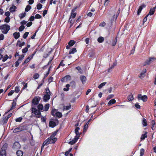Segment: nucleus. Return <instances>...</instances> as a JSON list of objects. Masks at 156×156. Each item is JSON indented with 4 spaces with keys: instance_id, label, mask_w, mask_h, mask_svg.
<instances>
[{
    "instance_id": "1",
    "label": "nucleus",
    "mask_w": 156,
    "mask_h": 156,
    "mask_svg": "<svg viewBox=\"0 0 156 156\" xmlns=\"http://www.w3.org/2000/svg\"><path fill=\"white\" fill-rule=\"evenodd\" d=\"M57 139L56 138H53V137L50 136L48 139L46 140L43 143V144L41 147V151L44 148V146L47 145L48 144H51L55 143L57 140Z\"/></svg>"
},
{
    "instance_id": "11",
    "label": "nucleus",
    "mask_w": 156,
    "mask_h": 156,
    "mask_svg": "<svg viewBox=\"0 0 156 156\" xmlns=\"http://www.w3.org/2000/svg\"><path fill=\"white\" fill-rule=\"evenodd\" d=\"M120 12V9H119L118 12H117L116 16H115V15L114 16L113 18L111 19V22H113L114 21H115L116 20L117 16L119 15V13Z\"/></svg>"
},
{
    "instance_id": "39",
    "label": "nucleus",
    "mask_w": 156,
    "mask_h": 156,
    "mask_svg": "<svg viewBox=\"0 0 156 156\" xmlns=\"http://www.w3.org/2000/svg\"><path fill=\"white\" fill-rule=\"evenodd\" d=\"M9 58V57L7 55H6L5 56L2 58V61L3 62H5L8 58Z\"/></svg>"
},
{
    "instance_id": "26",
    "label": "nucleus",
    "mask_w": 156,
    "mask_h": 156,
    "mask_svg": "<svg viewBox=\"0 0 156 156\" xmlns=\"http://www.w3.org/2000/svg\"><path fill=\"white\" fill-rule=\"evenodd\" d=\"M71 108V106L70 105L68 106H65L63 107L64 110H68L70 109Z\"/></svg>"
},
{
    "instance_id": "37",
    "label": "nucleus",
    "mask_w": 156,
    "mask_h": 156,
    "mask_svg": "<svg viewBox=\"0 0 156 156\" xmlns=\"http://www.w3.org/2000/svg\"><path fill=\"white\" fill-rule=\"evenodd\" d=\"M31 8V6L29 5H27L25 9L26 12H28Z\"/></svg>"
},
{
    "instance_id": "48",
    "label": "nucleus",
    "mask_w": 156,
    "mask_h": 156,
    "mask_svg": "<svg viewBox=\"0 0 156 156\" xmlns=\"http://www.w3.org/2000/svg\"><path fill=\"white\" fill-rule=\"evenodd\" d=\"M24 26L22 25L19 27V30L20 31H21L24 29Z\"/></svg>"
},
{
    "instance_id": "62",
    "label": "nucleus",
    "mask_w": 156,
    "mask_h": 156,
    "mask_svg": "<svg viewBox=\"0 0 156 156\" xmlns=\"http://www.w3.org/2000/svg\"><path fill=\"white\" fill-rule=\"evenodd\" d=\"M10 20V19L9 17H6L5 20V21L6 22H9Z\"/></svg>"
},
{
    "instance_id": "5",
    "label": "nucleus",
    "mask_w": 156,
    "mask_h": 156,
    "mask_svg": "<svg viewBox=\"0 0 156 156\" xmlns=\"http://www.w3.org/2000/svg\"><path fill=\"white\" fill-rule=\"evenodd\" d=\"M7 145L6 144L3 145L0 151L1 156H6V150L7 148Z\"/></svg>"
},
{
    "instance_id": "12",
    "label": "nucleus",
    "mask_w": 156,
    "mask_h": 156,
    "mask_svg": "<svg viewBox=\"0 0 156 156\" xmlns=\"http://www.w3.org/2000/svg\"><path fill=\"white\" fill-rule=\"evenodd\" d=\"M155 9L156 7L151 8L149 13L147 15H148V16L153 15L154 13Z\"/></svg>"
},
{
    "instance_id": "10",
    "label": "nucleus",
    "mask_w": 156,
    "mask_h": 156,
    "mask_svg": "<svg viewBox=\"0 0 156 156\" xmlns=\"http://www.w3.org/2000/svg\"><path fill=\"white\" fill-rule=\"evenodd\" d=\"M35 52H34L33 55L28 57L24 61V63H27L33 58L34 55H35Z\"/></svg>"
},
{
    "instance_id": "8",
    "label": "nucleus",
    "mask_w": 156,
    "mask_h": 156,
    "mask_svg": "<svg viewBox=\"0 0 156 156\" xmlns=\"http://www.w3.org/2000/svg\"><path fill=\"white\" fill-rule=\"evenodd\" d=\"M80 78L83 84H84L86 83L87 79L85 76L81 75L80 76Z\"/></svg>"
},
{
    "instance_id": "21",
    "label": "nucleus",
    "mask_w": 156,
    "mask_h": 156,
    "mask_svg": "<svg viewBox=\"0 0 156 156\" xmlns=\"http://www.w3.org/2000/svg\"><path fill=\"white\" fill-rule=\"evenodd\" d=\"M116 101L115 99H112L110 100L109 101L108 105H111L112 104H114L115 103Z\"/></svg>"
},
{
    "instance_id": "33",
    "label": "nucleus",
    "mask_w": 156,
    "mask_h": 156,
    "mask_svg": "<svg viewBox=\"0 0 156 156\" xmlns=\"http://www.w3.org/2000/svg\"><path fill=\"white\" fill-rule=\"evenodd\" d=\"M104 38L102 37H100L98 39V41L100 43H101L104 41Z\"/></svg>"
},
{
    "instance_id": "38",
    "label": "nucleus",
    "mask_w": 156,
    "mask_h": 156,
    "mask_svg": "<svg viewBox=\"0 0 156 156\" xmlns=\"http://www.w3.org/2000/svg\"><path fill=\"white\" fill-rule=\"evenodd\" d=\"M17 44H19V47H21L24 45L25 42H21L20 41H18Z\"/></svg>"
},
{
    "instance_id": "15",
    "label": "nucleus",
    "mask_w": 156,
    "mask_h": 156,
    "mask_svg": "<svg viewBox=\"0 0 156 156\" xmlns=\"http://www.w3.org/2000/svg\"><path fill=\"white\" fill-rule=\"evenodd\" d=\"M37 108L38 110L40 111H41V112L44 111V107L42 104H39L37 106Z\"/></svg>"
},
{
    "instance_id": "34",
    "label": "nucleus",
    "mask_w": 156,
    "mask_h": 156,
    "mask_svg": "<svg viewBox=\"0 0 156 156\" xmlns=\"http://www.w3.org/2000/svg\"><path fill=\"white\" fill-rule=\"evenodd\" d=\"M106 83V82H103L101 83L98 86V88H101L103 86H104Z\"/></svg>"
},
{
    "instance_id": "45",
    "label": "nucleus",
    "mask_w": 156,
    "mask_h": 156,
    "mask_svg": "<svg viewBox=\"0 0 156 156\" xmlns=\"http://www.w3.org/2000/svg\"><path fill=\"white\" fill-rule=\"evenodd\" d=\"M110 0H105L104 3V5L105 6H107L109 4Z\"/></svg>"
},
{
    "instance_id": "2",
    "label": "nucleus",
    "mask_w": 156,
    "mask_h": 156,
    "mask_svg": "<svg viewBox=\"0 0 156 156\" xmlns=\"http://www.w3.org/2000/svg\"><path fill=\"white\" fill-rule=\"evenodd\" d=\"M80 130V128L79 127H77L75 129V133L76 135L75 136L73 140L69 142V144L71 145H73L78 140L80 136V133L79 132Z\"/></svg>"
},
{
    "instance_id": "27",
    "label": "nucleus",
    "mask_w": 156,
    "mask_h": 156,
    "mask_svg": "<svg viewBox=\"0 0 156 156\" xmlns=\"http://www.w3.org/2000/svg\"><path fill=\"white\" fill-rule=\"evenodd\" d=\"M62 114L61 112H57L56 113L55 116L57 117L60 118L62 117Z\"/></svg>"
},
{
    "instance_id": "16",
    "label": "nucleus",
    "mask_w": 156,
    "mask_h": 156,
    "mask_svg": "<svg viewBox=\"0 0 156 156\" xmlns=\"http://www.w3.org/2000/svg\"><path fill=\"white\" fill-rule=\"evenodd\" d=\"M20 36L19 33L15 32L13 34L14 37L16 39H17Z\"/></svg>"
},
{
    "instance_id": "7",
    "label": "nucleus",
    "mask_w": 156,
    "mask_h": 156,
    "mask_svg": "<svg viewBox=\"0 0 156 156\" xmlns=\"http://www.w3.org/2000/svg\"><path fill=\"white\" fill-rule=\"evenodd\" d=\"M138 98L139 100H142L144 101H146L147 99V96L144 95L142 96L141 94L138 95Z\"/></svg>"
},
{
    "instance_id": "17",
    "label": "nucleus",
    "mask_w": 156,
    "mask_h": 156,
    "mask_svg": "<svg viewBox=\"0 0 156 156\" xmlns=\"http://www.w3.org/2000/svg\"><path fill=\"white\" fill-rule=\"evenodd\" d=\"M156 59V58L154 57H151L149 59L147 60V61L148 62H147L148 64H149L150 63L152 62L153 61H154Z\"/></svg>"
},
{
    "instance_id": "47",
    "label": "nucleus",
    "mask_w": 156,
    "mask_h": 156,
    "mask_svg": "<svg viewBox=\"0 0 156 156\" xmlns=\"http://www.w3.org/2000/svg\"><path fill=\"white\" fill-rule=\"evenodd\" d=\"M24 55H20L18 60L21 62L22 60L24 58Z\"/></svg>"
},
{
    "instance_id": "29",
    "label": "nucleus",
    "mask_w": 156,
    "mask_h": 156,
    "mask_svg": "<svg viewBox=\"0 0 156 156\" xmlns=\"http://www.w3.org/2000/svg\"><path fill=\"white\" fill-rule=\"evenodd\" d=\"M143 7V5L140 6L139 7V9H138L137 11V14L139 15L140 13L141 12V10H142Z\"/></svg>"
},
{
    "instance_id": "53",
    "label": "nucleus",
    "mask_w": 156,
    "mask_h": 156,
    "mask_svg": "<svg viewBox=\"0 0 156 156\" xmlns=\"http://www.w3.org/2000/svg\"><path fill=\"white\" fill-rule=\"evenodd\" d=\"M29 33L28 32H25L23 35V37L24 39H26Z\"/></svg>"
},
{
    "instance_id": "58",
    "label": "nucleus",
    "mask_w": 156,
    "mask_h": 156,
    "mask_svg": "<svg viewBox=\"0 0 156 156\" xmlns=\"http://www.w3.org/2000/svg\"><path fill=\"white\" fill-rule=\"evenodd\" d=\"M41 17V16L38 14H37L35 16V18L36 19H40Z\"/></svg>"
},
{
    "instance_id": "63",
    "label": "nucleus",
    "mask_w": 156,
    "mask_h": 156,
    "mask_svg": "<svg viewBox=\"0 0 156 156\" xmlns=\"http://www.w3.org/2000/svg\"><path fill=\"white\" fill-rule=\"evenodd\" d=\"M37 111V109L34 108H32V112L33 113H34Z\"/></svg>"
},
{
    "instance_id": "36",
    "label": "nucleus",
    "mask_w": 156,
    "mask_h": 156,
    "mask_svg": "<svg viewBox=\"0 0 156 156\" xmlns=\"http://www.w3.org/2000/svg\"><path fill=\"white\" fill-rule=\"evenodd\" d=\"M144 149L143 148L141 149L140 151V156H142L144 154Z\"/></svg>"
},
{
    "instance_id": "40",
    "label": "nucleus",
    "mask_w": 156,
    "mask_h": 156,
    "mask_svg": "<svg viewBox=\"0 0 156 156\" xmlns=\"http://www.w3.org/2000/svg\"><path fill=\"white\" fill-rule=\"evenodd\" d=\"M56 110L55 109L52 110L51 113V114L54 116H55L56 113L57 112Z\"/></svg>"
},
{
    "instance_id": "32",
    "label": "nucleus",
    "mask_w": 156,
    "mask_h": 156,
    "mask_svg": "<svg viewBox=\"0 0 156 156\" xmlns=\"http://www.w3.org/2000/svg\"><path fill=\"white\" fill-rule=\"evenodd\" d=\"M34 114L36 115L37 117L39 118L40 116L41 113L39 111H37L36 112L34 113Z\"/></svg>"
},
{
    "instance_id": "25",
    "label": "nucleus",
    "mask_w": 156,
    "mask_h": 156,
    "mask_svg": "<svg viewBox=\"0 0 156 156\" xmlns=\"http://www.w3.org/2000/svg\"><path fill=\"white\" fill-rule=\"evenodd\" d=\"M133 96L132 94H131L128 96V99L129 101H131L133 100Z\"/></svg>"
},
{
    "instance_id": "28",
    "label": "nucleus",
    "mask_w": 156,
    "mask_h": 156,
    "mask_svg": "<svg viewBox=\"0 0 156 156\" xmlns=\"http://www.w3.org/2000/svg\"><path fill=\"white\" fill-rule=\"evenodd\" d=\"M142 124L144 126H146L147 125V122L145 119H143L142 122Z\"/></svg>"
},
{
    "instance_id": "56",
    "label": "nucleus",
    "mask_w": 156,
    "mask_h": 156,
    "mask_svg": "<svg viewBox=\"0 0 156 156\" xmlns=\"http://www.w3.org/2000/svg\"><path fill=\"white\" fill-rule=\"evenodd\" d=\"M4 38V35L3 34H0V41L2 40Z\"/></svg>"
},
{
    "instance_id": "18",
    "label": "nucleus",
    "mask_w": 156,
    "mask_h": 156,
    "mask_svg": "<svg viewBox=\"0 0 156 156\" xmlns=\"http://www.w3.org/2000/svg\"><path fill=\"white\" fill-rule=\"evenodd\" d=\"M49 126L51 127H53L56 126V123L55 122L51 121L49 122Z\"/></svg>"
},
{
    "instance_id": "60",
    "label": "nucleus",
    "mask_w": 156,
    "mask_h": 156,
    "mask_svg": "<svg viewBox=\"0 0 156 156\" xmlns=\"http://www.w3.org/2000/svg\"><path fill=\"white\" fill-rule=\"evenodd\" d=\"M135 106L136 107V108H138V109H139V108H140V105H139V104H138V103H136L135 104Z\"/></svg>"
},
{
    "instance_id": "23",
    "label": "nucleus",
    "mask_w": 156,
    "mask_h": 156,
    "mask_svg": "<svg viewBox=\"0 0 156 156\" xmlns=\"http://www.w3.org/2000/svg\"><path fill=\"white\" fill-rule=\"evenodd\" d=\"M147 132H146L144 134H142L141 136V139L142 140H144L147 137Z\"/></svg>"
},
{
    "instance_id": "57",
    "label": "nucleus",
    "mask_w": 156,
    "mask_h": 156,
    "mask_svg": "<svg viewBox=\"0 0 156 156\" xmlns=\"http://www.w3.org/2000/svg\"><path fill=\"white\" fill-rule=\"evenodd\" d=\"M148 16V15H147L144 19L143 21V25H144V23L146 22L147 20V18Z\"/></svg>"
},
{
    "instance_id": "42",
    "label": "nucleus",
    "mask_w": 156,
    "mask_h": 156,
    "mask_svg": "<svg viewBox=\"0 0 156 156\" xmlns=\"http://www.w3.org/2000/svg\"><path fill=\"white\" fill-rule=\"evenodd\" d=\"M20 90L19 87H16L15 88L14 91L16 93H18Z\"/></svg>"
},
{
    "instance_id": "51",
    "label": "nucleus",
    "mask_w": 156,
    "mask_h": 156,
    "mask_svg": "<svg viewBox=\"0 0 156 156\" xmlns=\"http://www.w3.org/2000/svg\"><path fill=\"white\" fill-rule=\"evenodd\" d=\"M76 69L78 70V72L79 73H82V71L81 69V68L79 67H76Z\"/></svg>"
},
{
    "instance_id": "19",
    "label": "nucleus",
    "mask_w": 156,
    "mask_h": 156,
    "mask_svg": "<svg viewBox=\"0 0 156 156\" xmlns=\"http://www.w3.org/2000/svg\"><path fill=\"white\" fill-rule=\"evenodd\" d=\"M77 51L76 50V49L75 48H73L72 49H71L69 52V54H74L75 52H76Z\"/></svg>"
},
{
    "instance_id": "46",
    "label": "nucleus",
    "mask_w": 156,
    "mask_h": 156,
    "mask_svg": "<svg viewBox=\"0 0 156 156\" xmlns=\"http://www.w3.org/2000/svg\"><path fill=\"white\" fill-rule=\"evenodd\" d=\"M39 75L38 73H35L34 74V78L35 79H37L39 77Z\"/></svg>"
},
{
    "instance_id": "6",
    "label": "nucleus",
    "mask_w": 156,
    "mask_h": 156,
    "mask_svg": "<svg viewBox=\"0 0 156 156\" xmlns=\"http://www.w3.org/2000/svg\"><path fill=\"white\" fill-rule=\"evenodd\" d=\"M40 99V97H35L33 100L32 103L34 105H37Z\"/></svg>"
},
{
    "instance_id": "13",
    "label": "nucleus",
    "mask_w": 156,
    "mask_h": 156,
    "mask_svg": "<svg viewBox=\"0 0 156 156\" xmlns=\"http://www.w3.org/2000/svg\"><path fill=\"white\" fill-rule=\"evenodd\" d=\"M20 147L19 143L18 142H15L13 146V148L15 149H17Z\"/></svg>"
},
{
    "instance_id": "50",
    "label": "nucleus",
    "mask_w": 156,
    "mask_h": 156,
    "mask_svg": "<svg viewBox=\"0 0 156 156\" xmlns=\"http://www.w3.org/2000/svg\"><path fill=\"white\" fill-rule=\"evenodd\" d=\"M114 95L113 94H110L109 95L107 98V100H108L110 99L111 98H112L114 97Z\"/></svg>"
},
{
    "instance_id": "14",
    "label": "nucleus",
    "mask_w": 156,
    "mask_h": 156,
    "mask_svg": "<svg viewBox=\"0 0 156 156\" xmlns=\"http://www.w3.org/2000/svg\"><path fill=\"white\" fill-rule=\"evenodd\" d=\"M16 7L12 5L9 9V11L11 13H13L16 11Z\"/></svg>"
},
{
    "instance_id": "4",
    "label": "nucleus",
    "mask_w": 156,
    "mask_h": 156,
    "mask_svg": "<svg viewBox=\"0 0 156 156\" xmlns=\"http://www.w3.org/2000/svg\"><path fill=\"white\" fill-rule=\"evenodd\" d=\"M46 94L43 97L44 101L45 102H47L49 100L50 98V91L48 89H46Z\"/></svg>"
},
{
    "instance_id": "49",
    "label": "nucleus",
    "mask_w": 156,
    "mask_h": 156,
    "mask_svg": "<svg viewBox=\"0 0 156 156\" xmlns=\"http://www.w3.org/2000/svg\"><path fill=\"white\" fill-rule=\"evenodd\" d=\"M42 5L41 4H38L37 6V9L38 10H40L42 8Z\"/></svg>"
},
{
    "instance_id": "31",
    "label": "nucleus",
    "mask_w": 156,
    "mask_h": 156,
    "mask_svg": "<svg viewBox=\"0 0 156 156\" xmlns=\"http://www.w3.org/2000/svg\"><path fill=\"white\" fill-rule=\"evenodd\" d=\"M26 14L25 12L21 13L19 14V17L20 19H22L24 17L26 16Z\"/></svg>"
},
{
    "instance_id": "59",
    "label": "nucleus",
    "mask_w": 156,
    "mask_h": 156,
    "mask_svg": "<svg viewBox=\"0 0 156 156\" xmlns=\"http://www.w3.org/2000/svg\"><path fill=\"white\" fill-rule=\"evenodd\" d=\"M14 90H11L8 94L9 96H11L12 94L14 93Z\"/></svg>"
},
{
    "instance_id": "35",
    "label": "nucleus",
    "mask_w": 156,
    "mask_h": 156,
    "mask_svg": "<svg viewBox=\"0 0 156 156\" xmlns=\"http://www.w3.org/2000/svg\"><path fill=\"white\" fill-rule=\"evenodd\" d=\"M70 86V85L69 84H67L66 85V88H64L63 89V90L65 91H67L69 89V87Z\"/></svg>"
},
{
    "instance_id": "41",
    "label": "nucleus",
    "mask_w": 156,
    "mask_h": 156,
    "mask_svg": "<svg viewBox=\"0 0 156 156\" xmlns=\"http://www.w3.org/2000/svg\"><path fill=\"white\" fill-rule=\"evenodd\" d=\"M21 130V129L20 128H17L14 130L13 132L14 133H16L17 132L20 131Z\"/></svg>"
},
{
    "instance_id": "61",
    "label": "nucleus",
    "mask_w": 156,
    "mask_h": 156,
    "mask_svg": "<svg viewBox=\"0 0 156 156\" xmlns=\"http://www.w3.org/2000/svg\"><path fill=\"white\" fill-rule=\"evenodd\" d=\"M5 16H7V17H9L10 15V13L8 11L6 12L5 13Z\"/></svg>"
},
{
    "instance_id": "22",
    "label": "nucleus",
    "mask_w": 156,
    "mask_h": 156,
    "mask_svg": "<svg viewBox=\"0 0 156 156\" xmlns=\"http://www.w3.org/2000/svg\"><path fill=\"white\" fill-rule=\"evenodd\" d=\"M16 154L18 156H22L23 153L22 151L19 150L16 152Z\"/></svg>"
},
{
    "instance_id": "30",
    "label": "nucleus",
    "mask_w": 156,
    "mask_h": 156,
    "mask_svg": "<svg viewBox=\"0 0 156 156\" xmlns=\"http://www.w3.org/2000/svg\"><path fill=\"white\" fill-rule=\"evenodd\" d=\"M75 43V41L73 40H70L68 44L71 46H73Z\"/></svg>"
},
{
    "instance_id": "43",
    "label": "nucleus",
    "mask_w": 156,
    "mask_h": 156,
    "mask_svg": "<svg viewBox=\"0 0 156 156\" xmlns=\"http://www.w3.org/2000/svg\"><path fill=\"white\" fill-rule=\"evenodd\" d=\"M76 15V12H71V15L70 17H71V18H74L75 17Z\"/></svg>"
},
{
    "instance_id": "44",
    "label": "nucleus",
    "mask_w": 156,
    "mask_h": 156,
    "mask_svg": "<svg viewBox=\"0 0 156 156\" xmlns=\"http://www.w3.org/2000/svg\"><path fill=\"white\" fill-rule=\"evenodd\" d=\"M63 60H62L59 65H58L57 69L59 68L60 66H65V64L63 63Z\"/></svg>"
},
{
    "instance_id": "55",
    "label": "nucleus",
    "mask_w": 156,
    "mask_h": 156,
    "mask_svg": "<svg viewBox=\"0 0 156 156\" xmlns=\"http://www.w3.org/2000/svg\"><path fill=\"white\" fill-rule=\"evenodd\" d=\"M22 118L21 117H19V118H17L16 119V122H20L22 120Z\"/></svg>"
},
{
    "instance_id": "9",
    "label": "nucleus",
    "mask_w": 156,
    "mask_h": 156,
    "mask_svg": "<svg viewBox=\"0 0 156 156\" xmlns=\"http://www.w3.org/2000/svg\"><path fill=\"white\" fill-rule=\"evenodd\" d=\"M146 71V70L145 69H143L142 72L141 73L139 77L141 79L143 78L145 76V73Z\"/></svg>"
},
{
    "instance_id": "64",
    "label": "nucleus",
    "mask_w": 156,
    "mask_h": 156,
    "mask_svg": "<svg viewBox=\"0 0 156 156\" xmlns=\"http://www.w3.org/2000/svg\"><path fill=\"white\" fill-rule=\"evenodd\" d=\"M105 23L104 22H103L101 23L100 24V26H101V27H104L105 26Z\"/></svg>"
},
{
    "instance_id": "52",
    "label": "nucleus",
    "mask_w": 156,
    "mask_h": 156,
    "mask_svg": "<svg viewBox=\"0 0 156 156\" xmlns=\"http://www.w3.org/2000/svg\"><path fill=\"white\" fill-rule=\"evenodd\" d=\"M21 62L20 61H19V60L16 61L15 62V66L16 67L18 66L19 65L20 63Z\"/></svg>"
},
{
    "instance_id": "3",
    "label": "nucleus",
    "mask_w": 156,
    "mask_h": 156,
    "mask_svg": "<svg viewBox=\"0 0 156 156\" xmlns=\"http://www.w3.org/2000/svg\"><path fill=\"white\" fill-rule=\"evenodd\" d=\"M10 26L7 24L2 25L0 26V29L2 33L6 34L10 30Z\"/></svg>"
},
{
    "instance_id": "24",
    "label": "nucleus",
    "mask_w": 156,
    "mask_h": 156,
    "mask_svg": "<svg viewBox=\"0 0 156 156\" xmlns=\"http://www.w3.org/2000/svg\"><path fill=\"white\" fill-rule=\"evenodd\" d=\"M49 104H47L45 105V106L44 108V111H47L48 110L49 107Z\"/></svg>"
},
{
    "instance_id": "20",
    "label": "nucleus",
    "mask_w": 156,
    "mask_h": 156,
    "mask_svg": "<svg viewBox=\"0 0 156 156\" xmlns=\"http://www.w3.org/2000/svg\"><path fill=\"white\" fill-rule=\"evenodd\" d=\"M70 76H67L64 77L62 80V81H64L65 80H70Z\"/></svg>"
},
{
    "instance_id": "54",
    "label": "nucleus",
    "mask_w": 156,
    "mask_h": 156,
    "mask_svg": "<svg viewBox=\"0 0 156 156\" xmlns=\"http://www.w3.org/2000/svg\"><path fill=\"white\" fill-rule=\"evenodd\" d=\"M28 51V48L27 47L23 49L22 52L23 53H26Z\"/></svg>"
}]
</instances>
